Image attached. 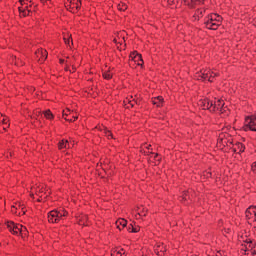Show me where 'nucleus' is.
Segmentation results:
<instances>
[{
	"mask_svg": "<svg viewBox=\"0 0 256 256\" xmlns=\"http://www.w3.org/2000/svg\"><path fill=\"white\" fill-rule=\"evenodd\" d=\"M198 105L201 109L210 111V113H223L225 102L217 98H204L198 101Z\"/></svg>",
	"mask_w": 256,
	"mask_h": 256,
	"instance_id": "obj_1",
	"label": "nucleus"
},
{
	"mask_svg": "<svg viewBox=\"0 0 256 256\" xmlns=\"http://www.w3.org/2000/svg\"><path fill=\"white\" fill-rule=\"evenodd\" d=\"M222 21L223 17H221V15L213 13L208 15V17L205 19L204 25L206 29L216 31V29H219Z\"/></svg>",
	"mask_w": 256,
	"mask_h": 256,
	"instance_id": "obj_2",
	"label": "nucleus"
},
{
	"mask_svg": "<svg viewBox=\"0 0 256 256\" xmlns=\"http://www.w3.org/2000/svg\"><path fill=\"white\" fill-rule=\"evenodd\" d=\"M218 76H219L218 72H215L209 68H206L197 72L195 74V79H197L198 81H209L210 83H213V80L215 79V77H218Z\"/></svg>",
	"mask_w": 256,
	"mask_h": 256,
	"instance_id": "obj_3",
	"label": "nucleus"
},
{
	"mask_svg": "<svg viewBox=\"0 0 256 256\" xmlns=\"http://www.w3.org/2000/svg\"><path fill=\"white\" fill-rule=\"evenodd\" d=\"M7 227L12 235H21V237H27V235H29V230H27V227L21 224L8 222Z\"/></svg>",
	"mask_w": 256,
	"mask_h": 256,
	"instance_id": "obj_4",
	"label": "nucleus"
},
{
	"mask_svg": "<svg viewBox=\"0 0 256 256\" xmlns=\"http://www.w3.org/2000/svg\"><path fill=\"white\" fill-rule=\"evenodd\" d=\"M68 213L64 209L60 210H52L48 213V221L49 223H59V221H63L64 217H67Z\"/></svg>",
	"mask_w": 256,
	"mask_h": 256,
	"instance_id": "obj_5",
	"label": "nucleus"
},
{
	"mask_svg": "<svg viewBox=\"0 0 256 256\" xmlns=\"http://www.w3.org/2000/svg\"><path fill=\"white\" fill-rule=\"evenodd\" d=\"M244 131L256 132V116L255 115L246 117L244 122Z\"/></svg>",
	"mask_w": 256,
	"mask_h": 256,
	"instance_id": "obj_6",
	"label": "nucleus"
},
{
	"mask_svg": "<svg viewBox=\"0 0 256 256\" xmlns=\"http://www.w3.org/2000/svg\"><path fill=\"white\" fill-rule=\"evenodd\" d=\"M65 7L70 9L72 13H77L81 9V0H67Z\"/></svg>",
	"mask_w": 256,
	"mask_h": 256,
	"instance_id": "obj_7",
	"label": "nucleus"
},
{
	"mask_svg": "<svg viewBox=\"0 0 256 256\" xmlns=\"http://www.w3.org/2000/svg\"><path fill=\"white\" fill-rule=\"evenodd\" d=\"M130 61L137 63V65L143 67V57L137 51L130 53Z\"/></svg>",
	"mask_w": 256,
	"mask_h": 256,
	"instance_id": "obj_8",
	"label": "nucleus"
},
{
	"mask_svg": "<svg viewBox=\"0 0 256 256\" xmlns=\"http://www.w3.org/2000/svg\"><path fill=\"white\" fill-rule=\"evenodd\" d=\"M253 249H255V241L250 239L246 240L242 251H245V253H247V251H251L252 255H256V251Z\"/></svg>",
	"mask_w": 256,
	"mask_h": 256,
	"instance_id": "obj_9",
	"label": "nucleus"
},
{
	"mask_svg": "<svg viewBox=\"0 0 256 256\" xmlns=\"http://www.w3.org/2000/svg\"><path fill=\"white\" fill-rule=\"evenodd\" d=\"M37 59H39L40 63H43L47 59V50L40 48L35 53Z\"/></svg>",
	"mask_w": 256,
	"mask_h": 256,
	"instance_id": "obj_10",
	"label": "nucleus"
},
{
	"mask_svg": "<svg viewBox=\"0 0 256 256\" xmlns=\"http://www.w3.org/2000/svg\"><path fill=\"white\" fill-rule=\"evenodd\" d=\"M167 251V246L163 243H159L155 247V253L156 255L163 256L165 255V252Z\"/></svg>",
	"mask_w": 256,
	"mask_h": 256,
	"instance_id": "obj_11",
	"label": "nucleus"
},
{
	"mask_svg": "<svg viewBox=\"0 0 256 256\" xmlns=\"http://www.w3.org/2000/svg\"><path fill=\"white\" fill-rule=\"evenodd\" d=\"M232 150L234 153H243L245 151V145L241 142H236L232 144Z\"/></svg>",
	"mask_w": 256,
	"mask_h": 256,
	"instance_id": "obj_12",
	"label": "nucleus"
},
{
	"mask_svg": "<svg viewBox=\"0 0 256 256\" xmlns=\"http://www.w3.org/2000/svg\"><path fill=\"white\" fill-rule=\"evenodd\" d=\"M204 0H185V5L193 9L197 7V5H203Z\"/></svg>",
	"mask_w": 256,
	"mask_h": 256,
	"instance_id": "obj_13",
	"label": "nucleus"
},
{
	"mask_svg": "<svg viewBox=\"0 0 256 256\" xmlns=\"http://www.w3.org/2000/svg\"><path fill=\"white\" fill-rule=\"evenodd\" d=\"M70 147H71V144L69 143L68 140L63 139V140H61V141L58 143V149H59L60 151H65V149H70Z\"/></svg>",
	"mask_w": 256,
	"mask_h": 256,
	"instance_id": "obj_14",
	"label": "nucleus"
},
{
	"mask_svg": "<svg viewBox=\"0 0 256 256\" xmlns=\"http://www.w3.org/2000/svg\"><path fill=\"white\" fill-rule=\"evenodd\" d=\"M0 123H2L4 130L9 129V117L1 114L0 115Z\"/></svg>",
	"mask_w": 256,
	"mask_h": 256,
	"instance_id": "obj_15",
	"label": "nucleus"
},
{
	"mask_svg": "<svg viewBox=\"0 0 256 256\" xmlns=\"http://www.w3.org/2000/svg\"><path fill=\"white\" fill-rule=\"evenodd\" d=\"M153 105H156V107H163L164 99L163 96H157L152 98Z\"/></svg>",
	"mask_w": 256,
	"mask_h": 256,
	"instance_id": "obj_16",
	"label": "nucleus"
},
{
	"mask_svg": "<svg viewBox=\"0 0 256 256\" xmlns=\"http://www.w3.org/2000/svg\"><path fill=\"white\" fill-rule=\"evenodd\" d=\"M255 213H256V207H255V206H250V207L246 210V212H245L246 218H248V219H253Z\"/></svg>",
	"mask_w": 256,
	"mask_h": 256,
	"instance_id": "obj_17",
	"label": "nucleus"
},
{
	"mask_svg": "<svg viewBox=\"0 0 256 256\" xmlns=\"http://www.w3.org/2000/svg\"><path fill=\"white\" fill-rule=\"evenodd\" d=\"M32 191H35V194L38 196H41V193H45V187L43 185L39 184L31 188Z\"/></svg>",
	"mask_w": 256,
	"mask_h": 256,
	"instance_id": "obj_18",
	"label": "nucleus"
},
{
	"mask_svg": "<svg viewBox=\"0 0 256 256\" xmlns=\"http://www.w3.org/2000/svg\"><path fill=\"white\" fill-rule=\"evenodd\" d=\"M117 229L121 231V229H125L127 227V220L120 218L116 221Z\"/></svg>",
	"mask_w": 256,
	"mask_h": 256,
	"instance_id": "obj_19",
	"label": "nucleus"
},
{
	"mask_svg": "<svg viewBox=\"0 0 256 256\" xmlns=\"http://www.w3.org/2000/svg\"><path fill=\"white\" fill-rule=\"evenodd\" d=\"M111 256H127V254H125V250L121 248L112 250Z\"/></svg>",
	"mask_w": 256,
	"mask_h": 256,
	"instance_id": "obj_20",
	"label": "nucleus"
},
{
	"mask_svg": "<svg viewBox=\"0 0 256 256\" xmlns=\"http://www.w3.org/2000/svg\"><path fill=\"white\" fill-rule=\"evenodd\" d=\"M63 39L64 43L71 47V43H73V38H71V34H64Z\"/></svg>",
	"mask_w": 256,
	"mask_h": 256,
	"instance_id": "obj_21",
	"label": "nucleus"
},
{
	"mask_svg": "<svg viewBox=\"0 0 256 256\" xmlns=\"http://www.w3.org/2000/svg\"><path fill=\"white\" fill-rule=\"evenodd\" d=\"M70 110H63V117L66 121H70V123H72V121H77V117H73V118H67V116L69 115Z\"/></svg>",
	"mask_w": 256,
	"mask_h": 256,
	"instance_id": "obj_22",
	"label": "nucleus"
},
{
	"mask_svg": "<svg viewBox=\"0 0 256 256\" xmlns=\"http://www.w3.org/2000/svg\"><path fill=\"white\" fill-rule=\"evenodd\" d=\"M44 117L48 119V121H53V119H55V116L53 115L51 110L44 111Z\"/></svg>",
	"mask_w": 256,
	"mask_h": 256,
	"instance_id": "obj_23",
	"label": "nucleus"
},
{
	"mask_svg": "<svg viewBox=\"0 0 256 256\" xmlns=\"http://www.w3.org/2000/svg\"><path fill=\"white\" fill-rule=\"evenodd\" d=\"M124 103H128L130 107H135V104L137 103V101H135V99H133V96H131L130 98H126L124 100Z\"/></svg>",
	"mask_w": 256,
	"mask_h": 256,
	"instance_id": "obj_24",
	"label": "nucleus"
},
{
	"mask_svg": "<svg viewBox=\"0 0 256 256\" xmlns=\"http://www.w3.org/2000/svg\"><path fill=\"white\" fill-rule=\"evenodd\" d=\"M203 13H205L204 9H198L196 10L195 14H194V18L199 20L200 17H203Z\"/></svg>",
	"mask_w": 256,
	"mask_h": 256,
	"instance_id": "obj_25",
	"label": "nucleus"
},
{
	"mask_svg": "<svg viewBox=\"0 0 256 256\" xmlns=\"http://www.w3.org/2000/svg\"><path fill=\"white\" fill-rule=\"evenodd\" d=\"M103 78L104 79H112L113 78V73H111V70H107L105 72H103Z\"/></svg>",
	"mask_w": 256,
	"mask_h": 256,
	"instance_id": "obj_26",
	"label": "nucleus"
},
{
	"mask_svg": "<svg viewBox=\"0 0 256 256\" xmlns=\"http://www.w3.org/2000/svg\"><path fill=\"white\" fill-rule=\"evenodd\" d=\"M18 215H25V206L21 204L18 205Z\"/></svg>",
	"mask_w": 256,
	"mask_h": 256,
	"instance_id": "obj_27",
	"label": "nucleus"
},
{
	"mask_svg": "<svg viewBox=\"0 0 256 256\" xmlns=\"http://www.w3.org/2000/svg\"><path fill=\"white\" fill-rule=\"evenodd\" d=\"M218 143H222V145H227V140L223 138V135H220L218 138Z\"/></svg>",
	"mask_w": 256,
	"mask_h": 256,
	"instance_id": "obj_28",
	"label": "nucleus"
},
{
	"mask_svg": "<svg viewBox=\"0 0 256 256\" xmlns=\"http://www.w3.org/2000/svg\"><path fill=\"white\" fill-rule=\"evenodd\" d=\"M104 133L108 139H113V133H111V131L106 129L104 130Z\"/></svg>",
	"mask_w": 256,
	"mask_h": 256,
	"instance_id": "obj_29",
	"label": "nucleus"
},
{
	"mask_svg": "<svg viewBox=\"0 0 256 256\" xmlns=\"http://www.w3.org/2000/svg\"><path fill=\"white\" fill-rule=\"evenodd\" d=\"M11 211H12V213H14V215H18V213H19V206L17 207V206H12L11 207Z\"/></svg>",
	"mask_w": 256,
	"mask_h": 256,
	"instance_id": "obj_30",
	"label": "nucleus"
},
{
	"mask_svg": "<svg viewBox=\"0 0 256 256\" xmlns=\"http://www.w3.org/2000/svg\"><path fill=\"white\" fill-rule=\"evenodd\" d=\"M138 215L140 217H145V215H147V209L143 208L142 212H138Z\"/></svg>",
	"mask_w": 256,
	"mask_h": 256,
	"instance_id": "obj_31",
	"label": "nucleus"
},
{
	"mask_svg": "<svg viewBox=\"0 0 256 256\" xmlns=\"http://www.w3.org/2000/svg\"><path fill=\"white\" fill-rule=\"evenodd\" d=\"M252 171H253L254 173H256V162H254V163L252 164Z\"/></svg>",
	"mask_w": 256,
	"mask_h": 256,
	"instance_id": "obj_32",
	"label": "nucleus"
},
{
	"mask_svg": "<svg viewBox=\"0 0 256 256\" xmlns=\"http://www.w3.org/2000/svg\"><path fill=\"white\" fill-rule=\"evenodd\" d=\"M216 256H225V253L223 251H218Z\"/></svg>",
	"mask_w": 256,
	"mask_h": 256,
	"instance_id": "obj_33",
	"label": "nucleus"
},
{
	"mask_svg": "<svg viewBox=\"0 0 256 256\" xmlns=\"http://www.w3.org/2000/svg\"><path fill=\"white\" fill-rule=\"evenodd\" d=\"M130 231H131L132 233H138V232H139V229L132 227V230H130Z\"/></svg>",
	"mask_w": 256,
	"mask_h": 256,
	"instance_id": "obj_34",
	"label": "nucleus"
},
{
	"mask_svg": "<svg viewBox=\"0 0 256 256\" xmlns=\"http://www.w3.org/2000/svg\"><path fill=\"white\" fill-rule=\"evenodd\" d=\"M182 199H184L185 201H187V192L184 193Z\"/></svg>",
	"mask_w": 256,
	"mask_h": 256,
	"instance_id": "obj_35",
	"label": "nucleus"
},
{
	"mask_svg": "<svg viewBox=\"0 0 256 256\" xmlns=\"http://www.w3.org/2000/svg\"><path fill=\"white\" fill-rule=\"evenodd\" d=\"M22 13H23L24 16L29 15V11H23Z\"/></svg>",
	"mask_w": 256,
	"mask_h": 256,
	"instance_id": "obj_36",
	"label": "nucleus"
},
{
	"mask_svg": "<svg viewBox=\"0 0 256 256\" xmlns=\"http://www.w3.org/2000/svg\"><path fill=\"white\" fill-rule=\"evenodd\" d=\"M145 148L148 149V151H150L151 145H146Z\"/></svg>",
	"mask_w": 256,
	"mask_h": 256,
	"instance_id": "obj_37",
	"label": "nucleus"
},
{
	"mask_svg": "<svg viewBox=\"0 0 256 256\" xmlns=\"http://www.w3.org/2000/svg\"><path fill=\"white\" fill-rule=\"evenodd\" d=\"M120 11H125V9H127V6H124L123 8H119Z\"/></svg>",
	"mask_w": 256,
	"mask_h": 256,
	"instance_id": "obj_38",
	"label": "nucleus"
},
{
	"mask_svg": "<svg viewBox=\"0 0 256 256\" xmlns=\"http://www.w3.org/2000/svg\"><path fill=\"white\" fill-rule=\"evenodd\" d=\"M41 1V3H47V1H49V0H40Z\"/></svg>",
	"mask_w": 256,
	"mask_h": 256,
	"instance_id": "obj_39",
	"label": "nucleus"
},
{
	"mask_svg": "<svg viewBox=\"0 0 256 256\" xmlns=\"http://www.w3.org/2000/svg\"><path fill=\"white\" fill-rule=\"evenodd\" d=\"M252 219H254L255 221H256V212H255V215L253 216V218Z\"/></svg>",
	"mask_w": 256,
	"mask_h": 256,
	"instance_id": "obj_40",
	"label": "nucleus"
},
{
	"mask_svg": "<svg viewBox=\"0 0 256 256\" xmlns=\"http://www.w3.org/2000/svg\"><path fill=\"white\" fill-rule=\"evenodd\" d=\"M154 159H157V154H155Z\"/></svg>",
	"mask_w": 256,
	"mask_h": 256,
	"instance_id": "obj_41",
	"label": "nucleus"
}]
</instances>
